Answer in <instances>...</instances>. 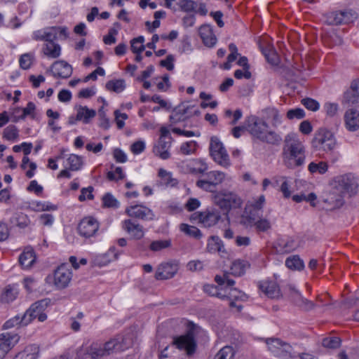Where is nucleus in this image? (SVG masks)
<instances>
[{
  "instance_id": "nucleus-62",
  "label": "nucleus",
  "mask_w": 359,
  "mask_h": 359,
  "mask_svg": "<svg viewBox=\"0 0 359 359\" xmlns=\"http://www.w3.org/2000/svg\"><path fill=\"white\" fill-rule=\"evenodd\" d=\"M170 245V241H155L150 244V250L154 252L161 250Z\"/></svg>"
},
{
  "instance_id": "nucleus-56",
  "label": "nucleus",
  "mask_w": 359,
  "mask_h": 359,
  "mask_svg": "<svg viewBox=\"0 0 359 359\" xmlns=\"http://www.w3.org/2000/svg\"><path fill=\"white\" fill-rule=\"evenodd\" d=\"M340 16L343 20V24L351 23L358 18L357 13L353 10L341 11Z\"/></svg>"
},
{
  "instance_id": "nucleus-28",
  "label": "nucleus",
  "mask_w": 359,
  "mask_h": 359,
  "mask_svg": "<svg viewBox=\"0 0 359 359\" xmlns=\"http://www.w3.org/2000/svg\"><path fill=\"white\" fill-rule=\"evenodd\" d=\"M276 245L277 252L281 254L289 253L294 250L297 247L294 240L290 237L279 238Z\"/></svg>"
},
{
  "instance_id": "nucleus-17",
  "label": "nucleus",
  "mask_w": 359,
  "mask_h": 359,
  "mask_svg": "<svg viewBox=\"0 0 359 359\" xmlns=\"http://www.w3.org/2000/svg\"><path fill=\"white\" fill-rule=\"evenodd\" d=\"M122 228L130 234L133 239L140 240L144 236L143 226L132 219H127L123 221Z\"/></svg>"
},
{
  "instance_id": "nucleus-48",
  "label": "nucleus",
  "mask_w": 359,
  "mask_h": 359,
  "mask_svg": "<svg viewBox=\"0 0 359 359\" xmlns=\"http://www.w3.org/2000/svg\"><path fill=\"white\" fill-rule=\"evenodd\" d=\"M234 351L231 346L223 347L215 356L214 359H233Z\"/></svg>"
},
{
  "instance_id": "nucleus-60",
  "label": "nucleus",
  "mask_w": 359,
  "mask_h": 359,
  "mask_svg": "<svg viewBox=\"0 0 359 359\" xmlns=\"http://www.w3.org/2000/svg\"><path fill=\"white\" fill-rule=\"evenodd\" d=\"M197 144L194 141L183 143L180 147V151L184 155H189L196 151Z\"/></svg>"
},
{
  "instance_id": "nucleus-30",
  "label": "nucleus",
  "mask_w": 359,
  "mask_h": 359,
  "mask_svg": "<svg viewBox=\"0 0 359 359\" xmlns=\"http://www.w3.org/2000/svg\"><path fill=\"white\" fill-rule=\"evenodd\" d=\"M39 353V347L36 344H30L18 353L13 359H37Z\"/></svg>"
},
{
  "instance_id": "nucleus-27",
  "label": "nucleus",
  "mask_w": 359,
  "mask_h": 359,
  "mask_svg": "<svg viewBox=\"0 0 359 359\" xmlns=\"http://www.w3.org/2000/svg\"><path fill=\"white\" fill-rule=\"evenodd\" d=\"M259 287L261 291L270 298H276L280 296V288L274 281H263L260 283Z\"/></svg>"
},
{
  "instance_id": "nucleus-25",
  "label": "nucleus",
  "mask_w": 359,
  "mask_h": 359,
  "mask_svg": "<svg viewBox=\"0 0 359 359\" xmlns=\"http://www.w3.org/2000/svg\"><path fill=\"white\" fill-rule=\"evenodd\" d=\"M346 128L349 131H356L359 128V111L355 109L347 110L344 115Z\"/></svg>"
},
{
  "instance_id": "nucleus-59",
  "label": "nucleus",
  "mask_w": 359,
  "mask_h": 359,
  "mask_svg": "<svg viewBox=\"0 0 359 359\" xmlns=\"http://www.w3.org/2000/svg\"><path fill=\"white\" fill-rule=\"evenodd\" d=\"M257 231L266 232L271 229V225L270 222L266 219L258 218L255 224Z\"/></svg>"
},
{
  "instance_id": "nucleus-36",
  "label": "nucleus",
  "mask_w": 359,
  "mask_h": 359,
  "mask_svg": "<svg viewBox=\"0 0 359 359\" xmlns=\"http://www.w3.org/2000/svg\"><path fill=\"white\" fill-rule=\"evenodd\" d=\"M285 266L290 269L300 271L304 268V263L298 255H292L286 259Z\"/></svg>"
},
{
  "instance_id": "nucleus-38",
  "label": "nucleus",
  "mask_w": 359,
  "mask_h": 359,
  "mask_svg": "<svg viewBox=\"0 0 359 359\" xmlns=\"http://www.w3.org/2000/svg\"><path fill=\"white\" fill-rule=\"evenodd\" d=\"M105 87L108 90L118 93L126 88V83L123 79L110 80L106 83Z\"/></svg>"
},
{
  "instance_id": "nucleus-12",
  "label": "nucleus",
  "mask_w": 359,
  "mask_h": 359,
  "mask_svg": "<svg viewBox=\"0 0 359 359\" xmlns=\"http://www.w3.org/2000/svg\"><path fill=\"white\" fill-rule=\"evenodd\" d=\"M99 229L98 222L92 217H84L78 224L79 234L86 238L93 236Z\"/></svg>"
},
{
  "instance_id": "nucleus-44",
  "label": "nucleus",
  "mask_w": 359,
  "mask_h": 359,
  "mask_svg": "<svg viewBox=\"0 0 359 359\" xmlns=\"http://www.w3.org/2000/svg\"><path fill=\"white\" fill-rule=\"evenodd\" d=\"M102 203L105 208H118L120 205L118 200L110 193H107L103 196Z\"/></svg>"
},
{
  "instance_id": "nucleus-45",
  "label": "nucleus",
  "mask_w": 359,
  "mask_h": 359,
  "mask_svg": "<svg viewBox=\"0 0 359 359\" xmlns=\"http://www.w3.org/2000/svg\"><path fill=\"white\" fill-rule=\"evenodd\" d=\"M28 324H29V323H25V321L24 320V314L22 316L17 315L15 317H13V318H11L10 320H7L4 323V327L6 328H11V327H13L17 325L26 326Z\"/></svg>"
},
{
  "instance_id": "nucleus-37",
  "label": "nucleus",
  "mask_w": 359,
  "mask_h": 359,
  "mask_svg": "<svg viewBox=\"0 0 359 359\" xmlns=\"http://www.w3.org/2000/svg\"><path fill=\"white\" fill-rule=\"evenodd\" d=\"M248 266L249 265L247 262L239 259L236 260L231 264L230 269L231 273L235 276H243Z\"/></svg>"
},
{
  "instance_id": "nucleus-20",
  "label": "nucleus",
  "mask_w": 359,
  "mask_h": 359,
  "mask_svg": "<svg viewBox=\"0 0 359 359\" xmlns=\"http://www.w3.org/2000/svg\"><path fill=\"white\" fill-rule=\"evenodd\" d=\"M199 222L205 227H210L216 224L221 219V214L217 210H208L198 213Z\"/></svg>"
},
{
  "instance_id": "nucleus-8",
  "label": "nucleus",
  "mask_w": 359,
  "mask_h": 359,
  "mask_svg": "<svg viewBox=\"0 0 359 359\" xmlns=\"http://www.w3.org/2000/svg\"><path fill=\"white\" fill-rule=\"evenodd\" d=\"M265 342L269 350L275 355L283 359L295 358L292 347L278 338H267Z\"/></svg>"
},
{
  "instance_id": "nucleus-31",
  "label": "nucleus",
  "mask_w": 359,
  "mask_h": 359,
  "mask_svg": "<svg viewBox=\"0 0 359 359\" xmlns=\"http://www.w3.org/2000/svg\"><path fill=\"white\" fill-rule=\"evenodd\" d=\"M120 351L128 349L131 347L135 341L136 340L135 334L133 332H128L125 335H118L116 337Z\"/></svg>"
},
{
  "instance_id": "nucleus-4",
  "label": "nucleus",
  "mask_w": 359,
  "mask_h": 359,
  "mask_svg": "<svg viewBox=\"0 0 359 359\" xmlns=\"http://www.w3.org/2000/svg\"><path fill=\"white\" fill-rule=\"evenodd\" d=\"M189 325V330L185 334L173 338L172 344L180 350H185L187 355H191L194 353L196 348L194 334L200 327L193 323H190Z\"/></svg>"
},
{
  "instance_id": "nucleus-34",
  "label": "nucleus",
  "mask_w": 359,
  "mask_h": 359,
  "mask_svg": "<svg viewBox=\"0 0 359 359\" xmlns=\"http://www.w3.org/2000/svg\"><path fill=\"white\" fill-rule=\"evenodd\" d=\"M207 250L210 253L225 252L223 243L217 236H212L209 238L207 244Z\"/></svg>"
},
{
  "instance_id": "nucleus-21",
  "label": "nucleus",
  "mask_w": 359,
  "mask_h": 359,
  "mask_svg": "<svg viewBox=\"0 0 359 359\" xmlns=\"http://www.w3.org/2000/svg\"><path fill=\"white\" fill-rule=\"evenodd\" d=\"M178 270L177 265L172 263L161 264L157 269L155 277L157 280L172 278Z\"/></svg>"
},
{
  "instance_id": "nucleus-2",
  "label": "nucleus",
  "mask_w": 359,
  "mask_h": 359,
  "mask_svg": "<svg viewBox=\"0 0 359 359\" xmlns=\"http://www.w3.org/2000/svg\"><path fill=\"white\" fill-rule=\"evenodd\" d=\"M282 154L283 162L288 168L301 166L304 163V147L294 134H288L285 137Z\"/></svg>"
},
{
  "instance_id": "nucleus-6",
  "label": "nucleus",
  "mask_w": 359,
  "mask_h": 359,
  "mask_svg": "<svg viewBox=\"0 0 359 359\" xmlns=\"http://www.w3.org/2000/svg\"><path fill=\"white\" fill-rule=\"evenodd\" d=\"M50 303L51 299L49 298L42 299L33 303L24 313L25 323H30L36 318L39 322L45 321L47 319V315L45 311Z\"/></svg>"
},
{
  "instance_id": "nucleus-26",
  "label": "nucleus",
  "mask_w": 359,
  "mask_h": 359,
  "mask_svg": "<svg viewBox=\"0 0 359 359\" xmlns=\"http://www.w3.org/2000/svg\"><path fill=\"white\" fill-rule=\"evenodd\" d=\"M198 34L203 43L208 47H212L216 44L217 38L213 34L210 25H203L199 27Z\"/></svg>"
},
{
  "instance_id": "nucleus-1",
  "label": "nucleus",
  "mask_w": 359,
  "mask_h": 359,
  "mask_svg": "<svg viewBox=\"0 0 359 359\" xmlns=\"http://www.w3.org/2000/svg\"><path fill=\"white\" fill-rule=\"evenodd\" d=\"M245 129L252 137L268 144L278 146L283 139L280 134L274 130H269L268 123L261 118L250 115L245 118Z\"/></svg>"
},
{
  "instance_id": "nucleus-63",
  "label": "nucleus",
  "mask_w": 359,
  "mask_h": 359,
  "mask_svg": "<svg viewBox=\"0 0 359 359\" xmlns=\"http://www.w3.org/2000/svg\"><path fill=\"white\" fill-rule=\"evenodd\" d=\"M302 104L309 110L317 111L319 109V103L312 98L306 97L302 100Z\"/></svg>"
},
{
  "instance_id": "nucleus-16",
  "label": "nucleus",
  "mask_w": 359,
  "mask_h": 359,
  "mask_svg": "<svg viewBox=\"0 0 359 359\" xmlns=\"http://www.w3.org/2000/svg\"><path fill=\"white\" fill-rule=\"evenodd\" d=\"M343 103L355 107H359V79L353 80L350 88L344 92Z\"/></svg>"
},
{
  "instance_id": "nucleus-49",
  "label": "nucleus",
  "mask_w": 359,
  "mask_h": 359,
  "mask_svg": "<svg viewBox=\"0 0 359 359\" xmlns=\"http://www.w3.org/2000/svg\"><path fill=\"white\" fill-rule=\"evenodd\" d=\"M34 56L32 53L22 54L19 60L20 67L23 69H28L31 67Z\"/></svg>"
},
{
  "instance_id": "nucleus-51",
  "label": "nucleus",
  "mask_w": 359,
  "mask_h": 359,
  "mask_svg": "<svg viewBox=\"0 0 359 359\" xmlns=\"http://www.w3.org/2000/svg\"><path fill=\"white\" fill-rule=\"evenodd\" d=\"M18 136V130L15 126H8L4 130V137L7 140L13 141L16 140Z\"/></svg>"
},
{
  "instance_id": "nucleus-19",
  "label": "nucleus",
  "mask_w": 359,
  "mask_h": 359,
  "mask_svg": "<svg viewBox=\"0 0 359 359\" xmlns=\"http://www.w3.org/2000/svg\"><path fill=\"white\" fill-rule=\"evenodd\" d=\"M223 296L224 297H222V300H229V306L236 307L238 311H241L243 306L241 305H237L235 303V301H245L247 299L246 294L236 288H230L229 290H224Z\"/></svg>"
},
{
  "instance_id": "nucleus-41",
  "label": "nucleus",
  "mask_w": 359,
  "mask_h": 359,
  "mask_svg": "<svg viewBox=\"0 0 359 359\" xmlns=\"http://www.w3.org/2000/svg\"><path fill=\"white\" fill-rule=\"evenodd\" d=\"M180 230L187 235L194 237L195 238H200L202 236L201 231L194 226H190L187 224H181L180 226Z\"/></svg>"
},
{
  "instance_id": "nucleus-53",
  "label": "nucleus",
  "mask_w": 359,
  "mask_h": 359,
  "mask_svg": "<svg viewBox=\"0 0 359 359\" xmlns=\"http://www.w3.org/2000/svg\"><path fill=\"white\" fill-rule=\"evenodd\" d=\"M28 163L30 169L27 171L26 176L28 178H32L34 175V170L36 169V164L34 162H30L29 158L25 156L22 161L21 168L24 170L26 169Z\"/></svg>"
},
{
  "instance_id": "nucleus-39",
  "label": "nucleus",
  "mask_w": 359,
  "mask_h": 359,
  "mask_svg": "<svg viewBox=\"0 0 359 359\" xmlns=\"http://www.w3.org/2000/svg\"><path fill=\"white\" fill-rule=\"evenodd\" d=\"M68 168L72 171H76L81 169L83 161L82 158L76 154H71L67 159Z\"/></svg>"
},
{
  "instance_id": "nucleus-57",
  "label": "nucleus",
  "mask_w": 359,
  "mask_h": 359,
  "mask_svg": "<svg viewBox=\"0 0 359 359\" xmlns=\"http://www.w3.org/2000/svg\"><path fill=\"white\" fill-rule=\"evenodd\" d=\"M215 281L219 285H223L226 283L228 286H233L235 284V281L233 279L229 278V273L224 272L222 276L216 275L215 277Z\"/></svg>"
},
{
  "instance_id": "nucleus-9",
  "label": "nucleus",
  "mask_w": 359,
  "mask_h": 359,
  "mask_svg": "<svg viewBox=\"0 0 359 359\" xmlns=\"http://www.w3.org/2000/svg\"><path fill=\"white\" fill-rule=\"evenodd\" d=\"M214 203L226 215L231 208H239L242 201L236 194L226 192L215 195Z\"/></svg>"
},
{
  "instance_id": "nucleus-43",
  "label": "nucleus",
  "mask_w": 359,
  "mask_h": 359,
  "mask_svg": "<svg viewBox=\"0 0 359 359\" xmlns=\"http://www.w3.org/2000/svg\"><path fill=\"white\" fill-rule=\"evenodd\" d=\"M317 196L314 193H310L308 195L304 194H296L292 196V200L296 203L302 201L309 202L312 206H316L314 201L316 200Z\"/></svg>"
},
{
  "instance_id": "nucleus-18",
  "label": "nucleus",
  "mask_w": 359,
  "mask_h": 359,
  "mask_svg": "<svg viewBox=\"0 0 359 359\" xmlns=\"http://www.w3.org/2000/svg\"><path fill=\"white\" fill-rule=\"evenodd\" d=\"M18 334L3 333L0 335V359H4L8 351L19 340Z\"/></svg>"
},
{
  "instance_id": "nucleus-29",
  "label": "nucleus",
  "mask_w": 359,
  "mask_h": 359,
  "mask_svg": "<svg viewBox=\"0 0 359 359\" xmlns=\"http://www.w3.org/2000/svg\"><path fill=\"white\" fill-rule=\"evenodd\" d=\"M95 115V110L90 109L86 106H79L77 108L76 121H81L83 123L87 124L90 123V119L94 118Z\"/></svg>"
},
{
  "instance_id": "nucleus-11",
  "label": "nucleus",
  "mask_w": 359,
  "mask_h": 359,
  "mask_svg": "<svg viewBox=\"0 0 359 359\" xmlns=\"http://www.w3.org/2000/svg\"><path fill=\"white\" fill-rule=\"evenodd\" d=\"M180 167L184 172H189L193 175H204L208 170V163L202 158H192L189 161H182Z\"/></svg>"
},
{
  "instance_id": "nucleus-10",
  "label": "nucleus",
  "mask_w": 359,
  "mask_h": 359,
  "mask_svg": "<svg viewBox=\"0 0 359 359\" xmlns=\"http://www.w3.org/2000/svg\"><path fill=\"white\" fill-rule=\"evenodd\" d=\"M161 136L158 143L154 148V153L161 158L165 160L170 158L169 149L171 145L172 137L165 127H161Z\"/></svg>"
},
{
  "instance_id": "nucleus-13",
  "label": "nucleus",
  "mask_w": 359,
  "mask_h": 359,
  "mask_svg": "<svg viewBox=\"0 0 359 359\" xmlns=\"http://www.w3.org/2000/svg\"><path fill=\"white\" fill-rule=\"evenodd\" d=\"M72 277L70 269L66 264H62L54 273V285L57 289H64L69 285Z\"/></svg>"
},
{
  "instance_id": "nucleus-22",
  "label": "nucleus",
  "mask_w": 359,
  "mask_h": 359,
  "mask_svg": "<svg viewBox=\"0 0 359 359\" xmlns=\"http://www.w3.org/2000/svg\"><path fill=\"white\" fill-rule=\"evenodd\" d=\"M36 262V255L33 248L26 247L19 256V263L23 269H30Z\"/></svg>"
},
{
  "instance_id": "nucleus-64",
  "label": "nucleus",
  "mask_w": 359,
  "mask_h": 359,
  "mask_svg": "<svg viewBox=\"0 0 359 359\" xmlns=\"http://www.w3.org/2000/svg\"><path fill=\"white\" fill-rule=\"evenodd\" d=\"M304 116V110L301 108L292 109L287 112V118L288 119H301L303 118Z\"/></svg>"
},
{
  "instance_id": "nucleus-23",
  "label": "nucleus",
  "mask_w": 359,
  "mask_h": 359,
  "mask_svg": "<svg viewBox=\"0 0 359 359\" xmlns=\"http://www.w3.org/2000/svg\"><path fill=\"white\" fill-rule=\"evenodd\" d=\"M193 107H185L183 104L178 105L173 110L172 114L170 116V121L172 124L182 122L191 116V114H189V110Z\"/></svg>"
},
{
  "instance_id": "nucleus-40",
  "label": "nucleus",
  "mask_w": 359,
  "mask_h": 359,
  "mask_svg": "<svg viewBox=\"0 0 359 359\" xmlns=\"http://www.w3.org/2000/svg\"><path fill=\"white\" fill-rule=\"evenodd\" d=\"M158 176L161 177L162 183L165 186L174 187L177 184V180L172 178L171 172L163 168L159 170Z\"/></svg>"
},
{
  "instance_id": "nucleus-7",
  "label": "nucleus",
  "mask_w": 359,
  "mask_h": 359,
  "mask_svg": "<svg viewBox=\"0 0 359 359\" xmlns=\"http://www.w3.org/2000/svg\"><path fill=\"white\" fill-rule=\"evenodd\" d=\"M210 154L212 159L219 165L228 168L231 165L229 154L223 143L217 137H212L210 142Z\"/></svg>"
},
{
  "instance_id": "nucleus-32",
  "label": "nucleus",
  "mask_w": 359,
  "mask_h": 359,
  "mask_svg": "<svg viewBox=\"0 0 359 359\" xmlns=\"http://www.w3.org/2000/svg\"><path fill=\"white\" fill-rule=\"evenodd\" d=\"M258 218H259V216L257 211L252 208L250 211L245 210L241 217L240 224L246 228L252 227L255 226Z\"/></svg>"
},
{
  "instance_id": "nucleus-14",
  "label": "nucleus",
  "mask_w": 359,
  "mask_h": 359,
  "mask_svg": "<svg viewBox=\"0 0 359 359\" xmlns=\"http://www.w3.org/2000/svg\"><path fill=\"white\" fill-rule=\"evenodd\" d=\"M126 213L130 217L140 219L142 220H154L155 215L153 211L143 205H134L127 207Z\"/></svg>"
},
{
  "instance_id": "nucleus-54",
  "label": "nucleus",
  "mask_w": 359,
  "mask_h": 359,
  "mask_svg": "<svg viewBox=\"0 0 359 359\" xmlns=\"http://www.w3.org/2000/svg\"><path fill=\"white\" fill-rule=\"evenodd\" d=\"M18 292L17 290L11 287L10 285L6 287V290L2 294V301L5 302H13L17 297Z\"/></svg>"
},
{
  "instance_id": "nucleus-61",
  "label": "nucleus",
  "mask_w": 359,
  "mask_h": 359,
  "mask_svg": "<svg viewBox=\"0 0 359 359\" xmlns=\"http://www.w3.org/2000/svg\"><path fill=\"white\" fill-rule=\"evenodd\" d=\"M57 39V27H53L45 29V41L46 43H55L54 41Z\"/></svg>"
},
{
  "instance_id": "nucleus-15",
  "label": "nucleus",
  "mask_w": 359,
  "mask_h": 359,
  "mask_svg": "<svg viewBox=\"0 0 359 359\" xmlns=\"http://www.w3.org/2000/svg\"><path fill=\"white\" fill-rule=\"evenodd\" d=\"M50 71L55 78L67 79L73 72L72 65L65 60H57L53 63Z\"/></svg>"
},
{
  "instance_id": "nucleus-52",
  "label": "nucleus",
  "mask_w": 359,
  "mask_h": 359,
  "mask_svg": "<svg viewBox=\"0 0 359 359\" xmlns=\"http://www.w3.org/2000/svg\"><path fill=\"white\" fill-rule=\"evenodd\" d=\"M103 349L104 350L106 355H109L111 353L120 351V347H118L116 337L107 341L104 344Z\"/></svg>"
},
{
  "instance_id": "nucleus-47",
  "label": "nucleus",
  "mask_w": 359,
  "mask_h": 359,
  "mask_svg": "<svg viewBox=\"0 0 359 359\" xmlns=\"http://www.w3.org/2000/svg\"><path fill=\"white\" fill-rule=\"evenodd\" d=\"M88 348L93 359H99L100 358L106 355L103 347L98 344H93L91 346H88Z\"/></svg>"
},
{
  "instance_id": "nucleus-3",
  "label": "nucleus",
  "mask_w": 359,
  "mask_h": 359,
  "mask_svg": "<svg viewBox=\"0 0 359 359\" xmlns=\"http://www.w3.org/2000/svg\"><path fill=\"white\" fill-rule=\"evenodd\" d=\"M311 144L316 151L330 152L335 149L337 140L331 130L320 128L316 131Z\"/></svg>"
},
{
  "instance_id": "nucleus-33",
  "label": "nucleus",
  "mask_w": 359,
  "mask_h": 359,
  "mask_svg": "<svg viewBox=\"0 0 359 359\" xmlns=\"http://www.w3.org/2000/svg\"><path fill=\"white\" fill-rule=\"evenodd\" d=\"M264 118L271 122L273 128H277L282 122V116L274 107H268L262 111Z\"/></svg>"
},
{
  "instance_id": "nucleus-42",
  "label": "nucleus",
  "mask_w": 359,
  "mask_h": 359,
  "mask_svg": "<svg viewBox=\"0 0 359 359\" xmlns=\"http://www.w3.org/2000/svg\"><path fill=\"white\" fill-rule=\"evenodd\" d=\"M144 38L142 36H140L135 38L130 41V48L134 53H141L144 51L145 46L143 45Z\"/></svg>"
},
{
  "instance_id": "nucleus-5",
  "label": "nucleus",
  "mask_w": 359,
  "mask_h": 359,
  "mask_svg": "<svg viewBox=\"0 0 359 359\" xmlns=\"http://www.w3.org/2000/svg\"><path fill=\"white\" fill-rule=\"evenodd\" d=\"M203 177L196 181V185L205 191L215 192L225 178V174L218 170L205 172Z\"/></svg>"
},
{
  "instance_id": "nucleus-46",
  "label": "nucleus",
  "mask_w": 359,
  "mask_h": 359,
  "mask_svg": "<svg viewBox=\"0 0 359 359\" xmlns=\"http://www.w3.org/2000/svg\"><path fill=\"white\" fill-rule=\"evenodd\" d=\"M328 165L327 163L320 161L318 163L311 162L308 167L309 170L311 173L318 172L319 174H324L327 171Z\"/></svg>"
},
{
  "instance_id": "nucleus-24",
  "label": "nucleus",
  "mask_w": 359,
  "mask_h": 359,
  "mask_svg": "<svg viewBox=\"0 0 359 359\" xmlns=\"http://www.w3.org/2000/svg\"><path fill=\"white\" fill-rule=\"evenodd\" d=\"M339 186L346 192L351 194L356 192L358 183L351 175L341 176L337 180Z\"/></svg>"
},
{
  "instance_id": "nucleus-58",
  "label": "nucleus",
  "mask_w": 359,
  "mask_h": 359,
  "mask_svg": "<svg viewBox=\"0 0 359 359\" xmlns=\"http://www.w3.org/2000/svg\"><path fill=\"white\" fill-rule=\"evenodd\" d=\"M322 344L325 348H337L340 346L341 339L336 337L325 338L323 340Z\"/></svg>"
},
{
  "instance_id": "nucleus-55",
  "label": "nucleus",
  "mask_w": 359,
  "mask_h": 359,
  "mask_svg": "<svg viewBox=\"0 0 359 359\" xmlns=\"http://www.w3.org/2000/svg\"><path fill=\"white\" fill-rule=\"evenodd\" d=\"M341 11L330 13L327 16V22L330 25H343V20L341 18Z\"/></svg>"
},
{
  "instance_id": "nucleus-35",
  "label": "nucleus",
  "mask_w": 359,
  "mask_h": 359,
  "mask_svg": "<svg viewBox=\"0 0 359 359\" xmlns=\"http://www.w3.org/2000/svg\"><path fill=\"white\" fill-rule=\"evenodd\" d=\"M43 54L50 58H57L60 55L61 47L58 43L48 42L42 48Z\"/></svg>"
},
{
  "instance_id": "nucleus-50",
  "label": "nucleus",
  "mask_w": 359,
  "mask_h": 359,
  "mask_svg": "<svg viewBox=\"0 0 359 359\" xmlns=\"http://www.w3.org/2000/svg\"><path fill=\"white\" fill-rule=\"evenodd\" d=\"M203 290L205 293L208 294L210 296L216 297L221 299H222L223 293L222 290H220L217 286L211 284H207L203 286Z\"/></svg>"
}]
</instances>
